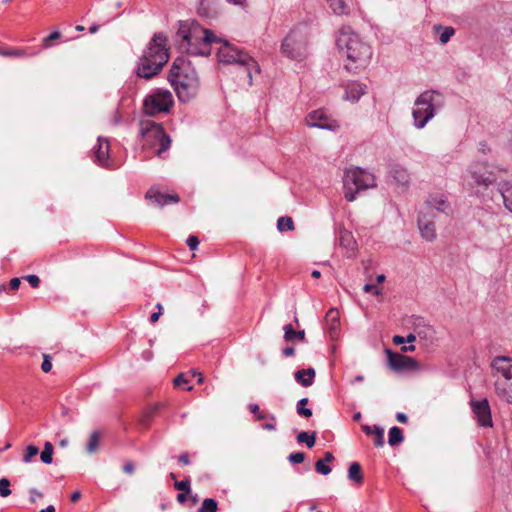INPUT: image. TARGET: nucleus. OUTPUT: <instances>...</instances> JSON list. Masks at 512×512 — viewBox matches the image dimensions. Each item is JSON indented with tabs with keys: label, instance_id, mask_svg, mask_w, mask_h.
<instances>
[{
	"label": "nucleus",
	"instance_id": "obj_1",
	"mask_svg": "<svg viewBox=\"0 0 512 512\" xmlns=\"http://www.w3.org/2000/svg\"><path fill=\"white\" fill-rule=\"evenodd\" d=\"M174 41L181 53L208 56L211 53V45L221 42V38L196 21H180Z\"/></svg>",
	"mask_w": 512,
	"mask_h": 512
},
{
	"label": "nucleus",
	"instance_id": "obj_2",
	"mask_svg": "<svg viewBox=\"0 0 512 512\" xmlns=\"http://www.w3.org/2000/svg\"><path fill=\"white\" fill-rule=\"evenodd\" d=\"M169 81L178 99L187 103L194 99L200 90V80L191 61L184 57L174 60L169 73Z\"/></svg>",
	"mask_w": 512,
	"mask_h": 512
},
{
	"label": "nucleus",
	"instance_id": "obj_3",
	"mask_svg": "<svg viewBox=\"0 0 512 512\" xmlns=\"http://www.w3.org/2000/svg\"><path fill=\"white\" fill-rule=\"evenodd\" d=\"M337 46L346 54L350 62L345 65L348 71L356 72L358 68L366 66L371 59V47L350 26H344L340 29Z\"/></svg>",
	"mask_w": 512,
	"mask_h": 512
},
{
	"label": "nucleus",
	"instance_id": "obj_4",
	"mask_svg": "<svg viewBox=\"0 0 512 512\" xmlns=\"http://www.w3.org/2000/svg\"><path fill=\"white\" fill-rule=\"evenodd\" d=\"M168 59L167 37L162 32L155 33L139 59L137 75L144 79L154 77L162 70Z\"/></svg>",
	"mask_w": 512,
	"mask_h": 512
},
{
	"label": "nucleus",
	"instance_id": "obj_5",
	"mask_svg": "<svg viewBox=\"0 0 512 512\" xmlns=\"http://www.w3.org/2000/svg\"><path fill=\"white\" fill-rule=\"evenodd\" d=\"M376 186L375 176L360 167L347 168L343 176V191L347 201L352 202L357 194L362 190L374 188Z\"/></svg>",
	"mask_w": 512,
	"mask_h": 512
},
{
	"label": "nucleus",
	"instance_id": "obj_6",
	"mask_svg": "<svg viewBox=\"0 0 512 512\" xmlns=\"http://www.w3.org/2000/svg\"><path fill=\"white\" fill-rule=\"evenodd\" d=\"M221 46L217 51L218 61L224 64H237L246 69L249 85H252L253 74L260 73L259 64L246 52L221 39Z\"/></svg>",
	"mask_w": 512,
	"mask_h": 512
},
{
	"label": "nucleus",
	"instance_id": "obj_7",
	"mask_svg": "<svg viewBox=\"0 0 512 512\" xmlns=\"http://www.w3.org/2000/svg\"><path fill=\"white\" fill-rule=\"evenodd\" d=\"M441 106L442 96L440 93L433 90L421 93L415 100L412 111L414 126L416 128H424Z\"/></svg>",
	"mask_w": 512,
	"mask_h": 512
},
{
	"label": "nucleus",
	"instance_id": "obj_8",
	"mask_svg": "<svg viewBox=\"0 0 512 512\" xmlns=\"http://www.w3.org/2000/svg\"><path fill=\"white\" fill-rule=\"evenodd\" d=\"M281 53L295 61H301L307 56V37L304 27L297 26L283 39Z\"/></svg>",
	"mask_w": 512,
	"mask_h": 512
},
{
	"label": "nucleus",
	"instance_id": "obj_9",
	"mask_svg": "<svg viewBox=\"0 0 512 512\" xmlns=\"http://www.w3.org/2000/svg\"><path fill=\"white\" fill-rule=\"evenodd\" d=\"M463 186L473 189L475 186L489 187L496 178L489 170L486 162L474 161L470 163L462 174Z\"/></svg>",
	"mask_w": 512,
	"mask_h": 512
},
{
	"label": "nucleus",
	"instance_id": "obj_10",
	"mask_svg": "<svg viewBox=\"0 0 512 512\" xmlns=\"http://www.w3.org/2000/svg\"><path fill=\"white\" fill-rule=\"evenodd\" d=\"M172 93L166 89H157L144 100V110L148 115L168 112L173 105Z\"/></svg>",
	"mask_w": 512,
	"mask_h": 512
},
{
	"label": "nucleus",
	"instance_id": "obj_11",
	"mask_svg": "<svg viewBox=\"0 0 512 512\" xmlns=\"http://www.w3.org/2000/svg\"><path fill=\"white\" fill-rule=\"evenodd\" d=\"M388 365L395 372L419 370V363L412 357L386 350Z\"/></svg>",
	"mask_w": 512,
	"mask_h": 512
},
{
	"label": "nucleus",
	"instance_id": "obj_12",
	"mask_svg": "<svg viewBox=\"0 0 512 512\" xmlns=\"http://www.w3.org/2000/svg\"><path fill=\"white\" fill-rule=\"evenodd\" d=\"M470 405L478 425L484 428L492 427L493 422L488 400H472Z\"/></svg>",
	"mask_w": 512,
	"mask_h": 512
},
{
	"label": "nucleus",
	"instance_id": "obj_13",
	"mask_svg": "<svg viewBox=\"0 0 512 512\" xmlns=\"http://www.w3.org/2000/svg\"><path fill=\"white\" fill-rule=\"evenodd\" d=\"M491 366L495 381L504 382L512 380V358L507 356L496 357L492 361Z\"/></svg>",
	"mask_w": 512,
	"mask_h": 512
},
{
	"label": "nucleus",
	"instance_id": "obj_14",
	"mask_svg": "<svg viewBox=\"0 0 512 512\" xmlns=\"http://www.w3.org/2000/svg\"><path fill=\"white\" fill-rule=\"evenodd\" d=\"M140 135L143 140H152V145L159 146L158 157H162V154L170 147L171 139L164 133V130H141Z\"/></svg>",
	"mask_w": 512,
	"mask_h": 512
},
{
	"label": "nucleus",
	"instance_id": "obj_15",
	"mask_svg": "<svg viewBox=\"0 0 512 512\" xmlns=\"http://www.w3.org/2000/svg\"><path fill=\"white\" fill-rule=\"evenodd\" d=\"M307 125L310 128H335L338 126L336 121L331 118L323 109L311 112L306 118Z\"/></svg>",
	"mask_w": 512,
	"mask_h": 512
},
{
	"label": "nucleus",
	"instance_id": "obj_16",
	"mask_svg": "<svg viewBox=\"0 0 512 512\" xmlns=\"http://www.w3.org/2000/svg\"><path fill=\"white\" fill-rule=\"evenodd\" d=\"M110 145L106 138L98 137L97 144L93 148L94 162L102 167H110L109 160Z\"/></svg>",
	"mask_w": 512,
	"mask_h": 512
},
{
	"label": "nucleus",
	"instance_id": "obj_17",
	"mask_svg": "<svg viewBox=\"0 0 512 512\" xmlns=\"http://www.w3.org/2000/svg\"><path fill=\"white\" fill-rule=\"evenodd\" d=\"M418 228L423 239L433 241L436 239L435 223L432 216L428 213L420 212L418 217Z\"/></svg>",
	"mask_w": 512,
	"mask_h": 512
},
{
	"label": "nucleus",
	"instance_id": "obj_18",
	"mask_svg": "<svg viewBox=\"0 0 512 512\" xmlns=\"http://www.w3.org/2000/svg\"><path fill=\"white\" fill-rule=\"evenodd\" d=\"M426 209L435 210L444 214L451 212V205L447 196L442 193L430 194L425 202Z\"/></svg>",
	"mask_w": 512,
	"mask_h": 512
},
{
	"label": "nucleus",
	"instance_id": "obj_19",
	"mask_svg": "<svg viewBox=\"0 0 512 512\" xmlns=\"http://www.w3.org/2000/svg\"><path fill=\"white\" fill-rule=\"evenodd\" d=\"M146 199L150 200L152 204L162 207L170 203H177L179 197L176 194H164L155 188H151L146 193Z\"/></svg>",
	"mask_w": 512,
	"mask_h": 512
},
{
	"label": "nucleus",
	"instance_id": "obj_20",
	"mask_svg": "<svg viewBox=\"0 0 512 512\" xmlns=\"http://www.w3.org/2000/svg\"><path fill=\"white\" fill-rule=\"evenodd\" d=\"M389 175L395 184L407 188L410 184V174L406 168L400 164H392L389 168Z\"/></svg>",
	"mask_w": 512,
	"mask_h": 512
},
{
	"label": "nucleus",
	"instance_id": "obj_21",
	"mask_svg": "<svg viewBox=\"0 0 512 512\" xmlns=\"http://www.w3.org/2000/svg\"><path fill=\"white\" fill-rule=\"evenodd\" d=\"M345 94L343 99L356 103L366 93L367 86L358 82H350L345 85Z\"/></svg>",
	"mask_w": 512,
	"mask_h": 512
},
{
	"label": "nucleus",
	"instance_id": "obj_22",
	"mask_svg": "<svg viewBox=\"0 0 512 512\" xmlns=\"http://www.w3.org/2000/svg\"><path fill=\"white\" fill-rule=\"evenodd\" d=\"M223 0H201L198 14L206 18H214L219 13Z\"/></svg>",
	"mask_w": 512,
	"mask_h": 512
},
{
	"label": "nucleus",
	"instance_id": "obj_23",
	"mask_svg": "<svg viewBox=\"0 0 512 512\" xmlns=\"http://www.w3.org/2000/svg\"><path fill=\"white\" fill-rule=\"evenodd\" d=\"M339 244L346 250L347 257L354 255L357 243L351 232L345 229L341 230L339 235Z\"/></svg>",
	"mask_w": 512,
	"mask_h": 512
},
{
	"label": "nucleus",
	"instance_id": "obj_24",
	"mask_svg": "<svg viewBox=\"0 0 512 512\" xmlns=\"http://www.w3.org/2000/svg\"><path fill=\"white\" fill-rule=\"evenodd\" d=\"M494 386L497 396L503 401L512 404V379L504 382L495 381Z\"/></svg>",
	"mask_w": 512,
	"mask_h": 512
},
{
	"label": "nucleus",
	"instance_id": "obj_25",
	"mask_svg": "<svg viewBox=\"0 0 512 512\" xmlns=\"http://www.w3.org/2000/svg\"><path fill=\"white\" fill-rule=\"evenodd\" d=\"M497 189L502 196L504 207L512 214V181L500 182Z\"/></svg>",
	"mask_w": 512,
	"mask_h": 512
},
{
	"label": "nucleus",
	"instance_id": "obj_26",
	"mask_svg": "<svg viewBox=\"0 0 512 512\" xmlns=\"http://www.w3.org/2000/svg\"><path fill=\"white\" fill-rule=\"evenodd\" d=\"M315 377V370L313 368L301 369L295 372L294 378L304 387H309L313 384Z\"/></svg>",
	"mask_w": 512,
	"mask_h": 512
},
{
	"label": "nucleus",
	"instance_id": "obj_27",
	"mask_svg": "<svg viewBox=\"0 0 512 512\" xmlns=\"http://www.w3.org/2000/svg\"><path fill=\"white\" fill-rule=\"evenodd\" d=\"M433 30L439 35V43L444 45L450 41L452 36L455 34V29L451 26H442L440 24L434 25Z\"/></svg>",
	"mask_w": 512,
	"mask_h": 512
},
{
	"label": "nucleus",
	"instance_id": "obj_28",
	"mask_svg": "<svg viewBox=\"0 0 512 512\" xmlns=\"http://www.w3.org/2000/svg\"><path fill=\"white\" fill-rule=\"evenodd\" d=\"M349 0H327L329 7L335 14L343 15L349 11Z\"/></svg>",
	"mask_w": 512,
	"mask_h": 512
},
{
	"label": "nucleus",
	"instance_id": "obj_29",
	"mask_svg": "<svg viewBox=\"0 0 512 512\" xmlns=\"http://www.w3.org/2000/svg\"><path fill=\"white\" fill-rule=\"evenodd\" d=\"M418 338L425 341H432L435 336L434 329L429 325H419L415 328Z\"/></svg>",
	"mask_w": 512,
	"mask_h": 512
},
{
	"label": "nucleus",
	"instance_id": "obj_30",
	"mask_svg": "<svg viewBox=\"0 0 512 512\" xmlns=\"http://www.w3.org/2000/svg\"><path fill=\"white\" fill-rule=\"evenodd\" d=\"M404 440L402 430L399 427H392L388 433V443L390 446L400 444Z\"/></svg>",
	"mask_w": 512,
	"mask_h": 512
},
{
	"label": "nucleus",
	"instance_id": "obj_31",
	"mask_svg": "<svg viewBox=\"0 0 512 512\" xmlns=\"http://www.w3.org/2000/svg\"><path fill=\"white\" fill-rule=\"evenodd\" d=\"M348 478L357 483H361L363 480L361 467L357 462L352 463L348 469Z\"/></svg>",
	"mask_w": 512,
	"mask_h": 512
},
{
	"label": "nucleus",
	"instance_id": "obj_32",
	"mask_svg": "<svg viewBox=\"0 0 512 512\" xmlns=\"http://www.w3.org/2000/svg\"><path fill=\"white\" fill-rule=\"evenodd\" d=\"M99 443H100L99 432L98 431H94L90 435V437H89V440H88L87 445H86V451L89 454L95 453L97 451L98 447H99Z\"/></svg>",
	"mask_w": 512,
	"mask_h": 512
},
{
	"label": "nucleus",
	"instance_id": "obj_33",
	"mask_svg": "<svg viewBox=\"0 0 512 512\" xmlns=\"http://www.w3.org/2000/svg\"><path fill=\"white\" fill-rule=\"evenodd\" d=\"M53 445L51 442H45L44 449L40 454L41 461L45 464H51L53 461Z\"/></svg>",
	"mask_w": 512,
	"mask_h": 512
},
{
	"label": "nucleus",
	"instance_id": "obj_34",
	"mask_svg": "<svg viewBox=\"0 0 512 512\" xmlns=\"http://www.w3.org/2000/svg\"><path fill=\"white\" fill-rule=\"evenodd\" d=\"M326 320L329 323V329L336 331L339 326L338 312L335 309H330L326 314Z\"/></svg>",
	"mask_w": 512,
	"mask_h": 512
},
{
	"label": "nucleus",
	"instance_id": "obj_35",
	"mask_svg": "<svg viewBox=\"0 0 512 512\" xmlns=\"http://www.w3.org/2000/svg\"><path fill=\"white\" fill-rule=\"evenodd\" d=\"M218 509L217 502L212 498H205L197 512H216Z\"/></svg>",
	"mask_w": 512,
	"mask_h": 512
},
{
	"label": "nucleus",
	"instance_id": "obj_36",
	"mask_svg": "<svg viewBox=\"0 0 512 512\" xmlns=\"http://www.w3.org/2000/svg\"><path fill=\"white\" fill-rule=\"evenodd\" d=\"M277 228L280 232L291 231L294 229L291 217H280L277 221Z\"/></svg>",
	"mask_w": 512,
	"mask_h": 512
},
{
	"label": "nucleus",
	"instance_id": "obj_37",
	"mask_svg": "<svg viewBox=\"0 0 512 512\" xmlns=\"http://www.w3.org/2000/svg\"><path fill=\"white\" fill-rule=\"evenodd\" d=\"M308 403V398H302L297 402L296 410L298 415L309 418L312 416V410L306 408L305 406Z\"/></svg>",
	"mask_w": 512,
	"mask_h": 512
},
{
	"label": "nucleus",
	"instance_id": "obj_38",
	"mask_svg": "<svg viewBox=\"0 0 512 512\" xmlns=\"http://www.w3.org/2000/svg\"><path fill=\"white\" fill-rule=\"evenodd\" d=\"M316 435L313 433L312 435H309L307 432H300L297 435V441L299 443H305L308 448H312L315 444Z\"/></svg>",
	"mask_w": 512,
	"mask_h": 512
},
{
	"label": "nucleus",
	"instance_id": "obj_39",
	"mask_svg": "<svg viewBox=\"0 0 512 512\" xmlns=\"http://www.w3.org/2000/svg\"><path fill=\"white\" fill-rule=\"evenodd\" d=\"M39 449L35 445H28L25 451V454L23 455L22 461L24 463H31L33 458L38 455Z\"/></svg>",
	"mask_w": 512,
	"mask_h": 512
},
{
	"label": "nucleus",
	"instance_id": "obj_40",
	"mask_svg": "<svg viewBox=\"0 0 512 512\" xmlns=\"http://www.w3.org/2000/svg\"><path fill=\"white\" fill-rule=\"evenodd\" d=\"M328 462H325L322 459H319L315 464V469L319 474L328 475L331 472V468L327 465Z\"/></svg>",
	"mask_w": 512,
	"mask_h": 512
},
{
	"label": "nucleus",
	"instance_id": "obj_41",
	"mask_svg": "<svg viewBox=\"0 0 512 512\" xmlns=\"http://www.w3.org/2000/svg\"><path fill=\"white\" fill-rule=\"evenodd\" d=\"M10 482L7 478L0 479V496L8 497L11 494Z\"/></svg>",
	"mask_w": 512,
	"mask_h": 512
},
{
	"label": "nucleus",
	"instance_id": "obj_42",
	"mask_svg": "<svg viewBox=\"0 0 512 512\" xmlns=\"http://www.w3.org/2000/svg\"><path fill=\"white\" fill-rule=\"evenodd\" d=\"M248 408H249L250 412L255 415L256 420H263V419L267 418V415H265L264 413H262L260 411V407L258 404L250 403L248 405Z\"/></svg>",
	"mask_w": 512,
	"mask_h": 512
},
{
	"label": "nucleus",
	"instance_id": "obj_43",
	"mask_svg": "<svg viewBox=\"0 0 512 512\" xmlns=\"http://www.w3.org/2000/svg\"><path fill=\"white\" fill-rule=\"evenodd\" d=\"M60 36H61V34H60V32H59V31H54V32H52L51 34H49L47 37H45V38L43 39V43H42L43 47H44V48H49V47H51V45H52V43H51V42H52L53 40L59 39V38H60Z\"/></svg>",
	"mask_w": 512,
	"mask_h": 512
},
{
	"label": "nucleus",
	"instance_id": "obj_44",
	"mask_svg": "<svg viewBox=\"0 0 512 512\" xmlns=\"http://www.w3.org/2000/svg\"><path fill=\"white\" fill-rule=\"evenodd\" d=\"M374 430L376 434L375 445L377 447H382L384 445V430L379 426H375Z\"/></svg>",
	"mask_w": 512,
	"mask_h": 512
},
{
	"label": "nucleus",
	"instance_id": "obj_45",
	"mask_svg": "<svg viewBox=\"0 0 512 512\" xmlns=\"http://www.w3.org/2000/svg\"><path fill=\"white\" fill-rule=\"evenodd\" d=\"M297 331H295L292 325L288 324L284 326V338L286 341H293L296 339Z\"/></svg>",
	"mask_w": 512,
	"mask_h": 512
},
{
	"label": "nucleus",
	"instance_id": "obj_46",
	"mask_svg": "<svg viewBox=\"0 0 512 512\" xmlns=\"http://www.w3.org/2000/svg\"><path fill=\"white\" fill-rule=\"evenodd\" d=\"M174 487H175V489H177L179 491L190 493V481H189V479H185V480H182V481H176L174 483Z\"/></svg>",
	"mask_w": 512,
	"mask_h": 512
},
{
	"label": "nucleus",
	"instance_id": "obj_47",
	"mask_svg": "<svg viewBox=\"0 0 512 512\" xmlns=\"http://www.w3.org/2000/svg\"><path fill=\"white\" fill-rule=\"evenodd\" d=\"M0 55L5 57H23L26 54L23 50H0Z\"/></svg>",
	"mask_w": 512,
	"mask_h": 512
},
{
	"label": "nucleus",
	"instance_id": "obj_48",
	"mask_svg": "<svg viewBox=\"0 0 512 512\" xmlns=\"http://www.w3.org/2000/svg\"><path fill=\"white\" fill-rule=\"evenodd\" d=\"M288 459L293 464H299L304 461L305 454L302 452L291 453Z\"/></svg>",
	"mask_w": 512,
	"mask_h": 512
},
{
	"label": "nucleus",
	"instance_id": "obj_49",
	"mask_svg": "<svg viewBox=\"0 0 512 512\" xmlns=\"http://www.w3.org/2000/svg\"><path fill=\"white\" fill-rule=\"evenodd\" d=\"M365 293H372L374 295H382V289L373 284H365L363 287Z\"/></svg>",
	"mask_w": 512,
	"mask_h": 512
},
{
	"label": "nucleus",
	"instance_id": "obj_50",
	"mask_svg": "<svg viewBox=\"0 0 512 512\" xmlns=\"http://www.w3.org/2000/svg\"><path fill=\"white\" fill-rule=\"evenodd\" d=\"M266 419H269L270 422L263 424L262 428L264 430H268V431L276 430V424H275L276 417H275V415L270 414V415L267 416Z\"/></svg>",
	"mask_w": 512,
	"mask_h": 512
},
{
	"label": "nucleus",
	"instance_id": "obj_51",
	"mask_svg": "<svg viewBox=\"0 0 512 512\" xmlns=\"http://www.w3.org/2000/svg\"><path fill=\"white\" fill-rule=\"evenodd\" d=\"M41 369L43 372L48 373L52 369V362L48 355H44V359L41 365Z\"/></svg>",
	"mask_w": 512,
	"mask_h": 512
},
{
	"label": "nucleus",
	"instance_id": "obj_52",
	"mask_svg": "<svg viewBox=\"0 0 512 512\" xmlns=\"http://www.w3.org/2000/svg\"><path fill=\"white\" fill-rule=\"evenodd\" d=\"M187 245L191 250H196L199 245V240L196 236H189L187 239Z\"/></svg>",
	"mask_w": 512,
	"mask_h": 512
},
{
	"label": "nucleus",
	"instance_id": "obj_53",
	"mask_svg": "<svg viewBox=\"0 0 512 512\" xmlns=\"http://www.w3.org/2000/svg\"><path fill=\"white\" fill-rule=\"evenodd\" d=\"M25 279L30 283L32 287L37 288L39 286L40 279L37 275H28Z\"/></svg>",
	"mask_w": 512,
	"mask_h": 512
},
{
	"label": "nucleus",
	"instance_id": "obj_54",
	"mask_svg": "<svg viewBox=\"0 0 512 512\" xmlns=\"http://www.w3.org/2000/svg\"><path fill=\"white\" fill-rule=\"evenodd\" d=\"M42 497V493L37 491L36 489H31L30 490V501L31 502H36L37 498H41Z\"/></svg>",
	"mask_w": 512,
	"mask_h": 512
},
{
	"label": "nucleus",
	"instance_id": "obj_55",
	"mask_svg": "<svg viewBox=\"0 0 512 512\" xmlns=\"http://www.w3.org/2000/svg\"><path fill=\"white\" fill-rule=\"evenodd\" d=\"M134 464L132 462H127L123 466V471L127 474H132L134 472Z\"/></svg>",
	"mask_w": 512,
	"mask_h": 512
},
{
	"label": "nucleus",
	"instance_id": "obj_56",
	"mask_svg": "<svg viewBox=\"0 0 512 512\" xmlns=\"http://www.w3.org/2000/svg\"><path fill=\"white\" fill-rule=\"evenodd\" d=\"M187 382H188V380H187V378L185 377V375H184V374H179V375L176 377V379L174 380V384H175L176 386H179V385H181L182 383H187Z\"/></svg>",
	"mask_w": 512,
	"mask_h": 512
},
{
	"label": "nucleus",
	"instance_id": "obj_57",
	"mask_svg": "<svg viewBox=\"0 0 512 512\" xmlns=\"http://www.w3.org/2000/svg\"><path fill=\"white\" fill-rule=\"evenodd\" d=\"M20 284H21V280H20L19 278H13V279H11V281H10V287H11V289H13V290L18 289V288H19V286H20Z\"/></svg>",
	"mask_w": 512,
	"mask_h": 512
},
{
	"label": "nucleus",
	"instance_id": "obj_58",
	"mask_svg": "<svg viewBox=\"0 0 512 512\" xmlns=\"http://www.w3.org/2000/svg\"><path fill=\"white\" fill-rule=\"evenodd\" d=\"M396 419L400 422V423H406L407 420H408V417L406 414L402 413V412H399L396 414Z\"/></svg>",
	"mask_w": 512,
	"mask_h": 512
},
{
	"label": "nucleus",
	"instance_id": "obj_59",
	"mask_svg": "<svg viewBox=\"0 0 512 512\" xmlns=\"http://www.w3.org/2000/svg\"><path fill=\"white\" fill-rule=\"evenodd\" d=\"M179 461L182 462L184 465L190 464L189 456L186 453H183L179 456Z\"/></svg>",
	"mask_w": 512,
	"mask_h": 512
},
{
	"label": "nucleus",
	"instance_id": "obj_60",
	"mask_svg": "<svg viewBox=\"0 0 512 512\" xmlns=\"http://www.w3.org/2000/svg\"><path fill=\"white\" fill-rule=\"evenodd\" d=\"M393 342L396 345H400V344L405 343V338L403 336H400V335H395L393 337Z\"/></svg>",
	"mask_w": 512,
	"mask_h": 512
},
{
	"label": "nucleus",
	"instance_id": "obj_61",
	"mask_svg": "<svg viewBox=\"0 0 512 512\" xmlns=\"http://www.w3.org/2000/svg\"><path fill=\"white\" fill-rule=\"evenodd\" d=\"M417 334H416V331L414 333H410L407 335V337L405 338V342H408V343H413L416 338H417Z\"/></svg>",
	"mask_w": 512,
	"mask_h": 512
},
{
	"label": "nucleus",
	"instance_id": "obj_62",
	"mask_svg": "<svg viewBox=\"0 0 512 512\" xmlns=\"http://www.w3.org/2000/svg\"><path fill=\"white\" fill-rule=\"evenodd\" d=\"M283 354L286 357H290V356L294 355V348L293 347H286V348H284L283 349Z\"/></svg>",
	"mask_w": 512,
	"mask_h": 512
},
{
	"label": "nucleus",
	"instance_id": "obj_63",
	"mask_svg": "<svg viewBox=\"0 0 512 512\" xmlns=\"http://www.w3.org/2000/svg\"><path fill=\"white\" fill-rule=\"evenodd\" d=\"M188 494H189V493H186V492L179 493V494L177 495V501H178L179 503H184V502L186 501V499H187V495H188Z\"/></svg>",
	"mask_w": 512,
	"mask_h": 512
},
{
	"label": "nucleus",
	"instance_id": "obj_64",
	"mask_svg": "<svg viewBox=\"0 0 512 512\" xmlns=\"http://www.w3.org/2000/svg\"><path fill=\"white\" fill-rule=\"evenodd\" d=\"M161 314H162V312H161V311H158V312H154V313H152V314H151V316H150V321H151L152 323L157 322Z\"/></svg>",
	"mask_w": 512,
	"mask_h": 512
}]
</instances>
